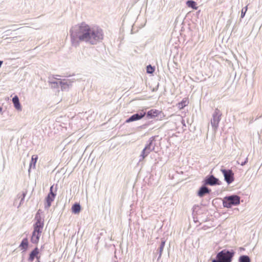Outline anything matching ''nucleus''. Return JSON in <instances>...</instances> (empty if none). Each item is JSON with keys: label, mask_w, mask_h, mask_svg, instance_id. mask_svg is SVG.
<instances>
[{"label": "nucleus", "mask_w": 262, "mask_h": 262, "mask_svg": "<svg viewBox=\"0 0 262 262\" xmlns=\"http://www.w3.org/2000/svg\"><path fill=\"white\" fill-rule=\"evenodd\" d=\"M239 200V197L237 195L226 197L223 201L224 206L227 208H230L233 205H237L240 203Z\"/></svg>", "instance_id": "4"}, {"label": "nucleus", "mask_w": 262, "mask_h": 262, "mask_svg": "<svg viewBox=\"0 0 262 262\" xmlns=\"http://www.w3.org/2000/svg\"><path fill=\"white\" fill-rule=\"evenodd\" d=\"M186 4L188 7H191L193 8V9L197 10L198 7L196 6V4L194 1H188L186 2Z\"/></svg>", "instance_id": "17"}, {"label": "nucleus", "mask_w": 262, "mask_h": 262, "mask_svg": "<svg viewBox=\"0 0 262 262\" xmlns=\"http://www.w3.org/2000/svg\"><path fill=\"white\" fill-rule=\"evenodd\" d=\"M218 179L214 176H211L206 180V184L210 185H213L218 184Z\"/></svg>", "instance_id": "11"}, {"label": "nucleus", "mask_w": 262, "mask_h": 262, "mask_svg": "<svg viewBox=\"0 0 262 262\" xmlns=\"http://www.w3.org/2000/svg\"><path fill=\"white\" fill-rule=\"evenodd\" d=\"M248 162V158H247L246 159V160L244 162H242V163L241 164V165L243 166L247 162Z\"/></svg>", "instance_id": "24"}, {"label": "nucleus", "mask_w": 262, "mask_h": 262, "mask_svg": "<svg viewBox=\"0 0 262 262\" xmlns=\"http://www.w3.org/2000/svg\"><path fill=\"white\" fill-rule=\"evenodd\" d=\"M165 246V242H162L160 246V252H162Z\"/></svg>", "instance_id": "22"}, {"label": "nucleus", "mask_w": 262, "mask_h": 262, "mask_svg": "<svg viewBox=\"0 0 262 262\" xmlns=\"http://www.w3.org/2000/svg\"><path fill=\"white\" fill-rule=\"evenodd\" d=\"M146 148H145L143 151H142V156H143V158H144L147 155V154H146L145 153V151H146Z\"/></svg>", "instance_id": "23"}, {"label": "nucleus", "mask_w": 262, "mask_h": 262, "mask_svg": "<svg viewBox=\"0 0 262 262\" xmlns=\"http://www.w3.org/2000/svg\"><path fill=\"white\" fill-rule=\"evenodd\" d=\"M57 188L54 190L53 185L51 186L50 188V192L48 194L46 198V201L47 203V207H50L51 205L52 202L54 200L55 196L56 195Z\"/></svg>", "instance_id": "5"}, {"label": "nucleus", "mask_w": 262, "mask_h": 262, "mask_svg": "<svg viewBox=\"0 0 262 262\" xmlns=\"http://www.w3.org/2000/svg\"><path fill=\"white\" fill-rule=\"evenodd\" d=\"M146 113L145 112L134 114L127 119L125 122L126 123H129L133 121L139 120L144 117Z\"/></svg>", "instance_id": "9"}, {"label": "nucleus", "mask_w": 262, "mask_h": 262, "mask_svg": "<svg viewBox=\"0 0 262 262\" xmlns=\"http://www.w3.org/2000/svg\"><path fill=\"white\" fill-rule=\"evenodd\" d=\"M155 71V69L154 67L151 66L150 65H148L146 67V72L148 73L152 74Z\"/></svg>", "instance_id": "20"}, {"label": "nucleus", "mask_w": 262, "mask_h": 262, "mask_svg": "<svg viewBox=\"0 0 262 262\" xmlns=\"http://www.w3.org/2000/svg\"><path fill=\"white\" fill-rule=\"evenodd\" d=\"M221 114L219 110L216 109L213 116V120L211 121V124L213 127L216 128L221 120Z\"/></svg>", "instance_id": "8"}, {"label": "nucleus", "mask_w": 262, "mask_h": 262, "mask_svg": "<svg viewBox=\"0 0 262 262\" xmlns=\"http://www.w3.org/2000/svg\"><path fill=\"white\" fill-rule=\"evenodd\" d=\"M221 171L224 174L225 180L227 183L230 184L234 181V173L231 170L222 169Z\"/></svg>", "instance_id": "7"}, {"label": "nucleus", "mask_w": 262, "mask_h": 262, "mask_svg": "<svg viewBox=\"0 0 262 262\" xmlns=\"http://www.w3.org/2000/svg\"><path fill=\"white\" fill-rule=\"evenodd\" d=\"M189 103L188 98L183 99L180 102L177 104V106L179 110L183 109L184 107L187 106Z\"/></svg>", "instance_id": "13"}, {"label": "nucleus", "mask_w": 262, "mask_h": 262, "mask_svg": "<svg viewBox=\"0 0 262 262\" xmlns=\"http://www.w3.org/2000/svg\"><path fill=\"white\" fill-rule=\"evenodd\" d=\"M209 190L206 187H202L198 192V195L200 197L203 196L206 193H208Z\"/></svg>", "instance_id": "14"}, {"label": "nucleus", "mask_w": 262, "mask_h": 262, "mask_svg": "<svg viewBox=\"0 0 262 262\" xmlns=\"http://www.w3.org/2000/svg\"><path fill=\"white\" fill-rule=\"evenodd\" d=\"M247 9H248V8H247V6L245 8V10H244V9H243L242 10V12H241V17L242 18H243L244 17V16L246 13V11L247 10Z\"/></svg>", "instance_id": "21"}, {"label": "nucleus", "mask_w": 262, "mask_h": 262, "mask_svg": "<svg viewBox=\"0 0 262 262\" xmlns=\"http://www.w3.org/2000/svg\"><path fill=\"white\" fill-rule=\"evenodd\" d=\"M39 249L38 248H35L30 254L28 260L32 262L34 258L36 257L38 260L39 259L40 256H39Z\"/></svg>", "instance_id": "10"}, {"label": "nucleus", "mask_w": 262, "mask_h": 262, "mask_svg": "<svg viewBox=\"0 0 262 262\" xmlns=\"http://www.w3.org/2000/svg\"><path fill=\"white\" fill-rule=\"evenodd\" d=\"M238 262H251V260L248 256L242 255L239 257Z\"/></svg>", "instance_id": "18"}, {"label": "nucleus", "mask_w": 262, "mask_h": 262, "mask_svg": "<svg viewBox=\"0 0 262 262\" xmlns=\"http://www.w3.org/2000/svg\"><path fill=\"white\" fill-rule=\"evenodd\" d=\"M12 102L13 103L15 108L16 110H19V111H20L21 110V107L19 101V99L17 96H15L13 98Z\"/></svg>", "instance_id": "12"}, {"label": "nucleus", "mask_w": 262, "mask_h": 262, "mask_svg": "<svg viewBox=\"0 0 262 262\" xmlns=\"http://www.w3.org/2000/svg\"><path fill=\"white\" fill-rule=\"evenodd\" d=\"M37 159H38V157L37 155L32 156L31 162L30 165V167H31L32 165H33V167H35Z\"/></svg>", "instance_id": "19"}, {"label": "nucleus", "mask_w": 262, "mask_h": 262, "mask_svg": "<svg viewBox=\"0 0 262 262\" xmlns=\"http://www.w3.org/2000/svg\"><path fill=\"white\" fill-rule=\"evenodd\" d=\"M81 210V207L79 204H74L72 207V211L75 214H78Z\"/></svg>", "instance_id": "15"}, {"label": "nucleus", "mask_w": 262, "mask_h": 262, "mask_svg": "<svg viewBox=\"0 0 262 262\" xmlns=\"http://www.w3.org/2000/svg\"><path fill=\"white\" fill-rule=\"evenodd\" d=\"M70 36L72 43L85 41L95 45L103 39L104 33L102 29L99 27H91L82 23L71 29Z\"/></svg>", "instance_id": "1"}, {"label": "nucleus", "mask_w": 262, "mask_h": 262, "mask_svg": "<svg viewBox=\"0 0 262 262\" xmlns=\"http://www.w3.org/2000/svg\"><path fill=\"white\" fill-rule=\"evenodd\" d=\"M35 219L36 221L33 225V231L31 237V241L33 244H37L42 231L44 223L38 214H36Z\"/></svg>", "instance_id": "2"}, {"label": "nucleus", "mask_w": 262, "mask_h": 262, "mask_svg": "<svg viewBox=\"0 0 262 262\" xmlns=\"http://www.w3.org/2000/svg\"><path fill=\"white\" fill-rule=\"evenodd\" d=\"M234 255L233 251H229L224 250L217 254V260L213 259L212 262H231Z\"/></svg>", "instance_id": "3"}, {"label": "nucleus", "mask_w": 262, "mask_h": 262, "mask_svg": "<svg viewBox=\"0 0 262 262\" xmlns=\"http://www.w3.org/2000/svg\"><path fill=\"white\" fill-rule=\"evenodd\" d=\"M21 249L26 250L28 247V241L27 238H24L19 245Z\"/></svg>", "instance_id": "16"}, {"label": "nucleus", "mask_w": 262, "mask_h": 262, "mask_svg": "<svg viewBox=\"0 0 262 262\" xmlns=\"http://www.w3.org/2000/svg\"><path fill=\"white\" fill-rule=\"evenodd\" d=\"M147 117L149 119H152L156 117H158L159 116L161 117V118H162L164 117L163 113L161 111H159L156 109H151L147 112Z\"/></svg>", "instance_id": "6"}]
</instances>
